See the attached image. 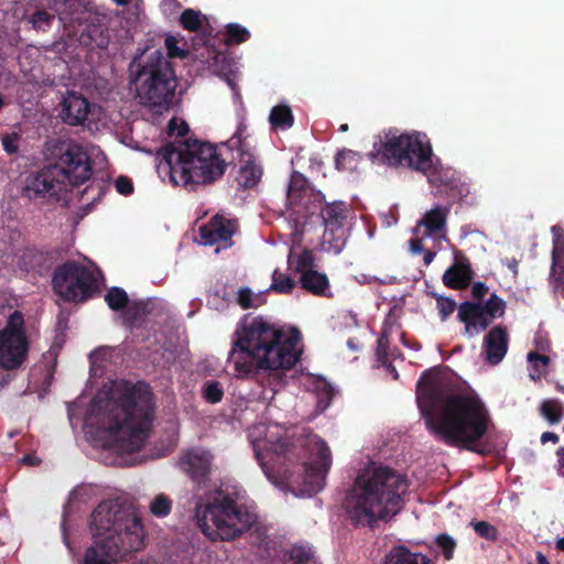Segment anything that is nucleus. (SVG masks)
Returning <instances> with one entry per match:
<instances>
[{
    "label": "nucleus",
    "mask_w": 564,
    "mask_h": 564,
    "mask_svg": "<svg viewBox=\"0 0 564 564\" xmlns=\"http://www.w3.org/2000/svg\"><path fill=\"white\" fill-rule=\"evenodd\" d=\"M416 402L427 431L448 446L478 452L476 445L491 423L489 411L474 391H454L438 367L422 372Z\"/></svg>",
    "instance_id": "f257e3e1"
},
{
    "label": "nucleus",
    "mask_w": 564,
    "mask_h": 564,
    "mask_svg": "<svg viewBox=\"0 0 564 564\" xmlns=\"http://www.w3.org/2000/svg\"><path fill=\"white\" fill-rule=\"evenodd\" d=\"M301 339V332L294 326L245 315L232 334L227 361L240 379L256 378L261 370H290L300 360Z\"/></svg>",
    "instance_id": "f03ea898"
},
{
    "label": "nucleus",
    "mask_w": 564,
    "mask_h": 564,
    "mask_svg": "<svg viewBox=\"0 0 564 564\" xmlns=\"http://www.w3.org/2000/svg\"><path fill=\"white\" fill-rule=\"evenodd\" d=\"M409 484L389 467H376L359 474L346 495L344 508L355 528H375L379 521L397 516L404 507Z\"/></svg>",
    "instance_id": "7ed1b4c3"
},
{
    "label": "nucleus",
    "mask_w": 564,
    "mask_h": 564,
    "mask_svg": "<svg viewBox=\"0 0 564 564\" xmlns=\"http://www.w3.org/2000/svg\"><path fill=\"white\" fill-rule=\"evenodd\" d=\"M89 527L94 544L86 550L84 564H112L143 547L144 528L133 506L104 500L94 509Z\"/></svg>",
    "instance_id": "20e7f679"
},
{
    "label": "nucleus",
    "mask_w": 564,
    "mask_h": 564,
    "mask_svg": "<svg viewBox=\"0 0 564 564\" xmlns=\"http://www.w3.org/2000/svg\"><path fill=\"white\" fill-rule=\"evenodd\" d=\"M254 457L269 479L273 478L271 464L282 458L290 463H302L304 491L315 495L324 488L325 477L332 465V454L326 442L313 433H303L299 437H280L253 442Z\"/></svg>",
    "instance_id": "39448f33"
},
{
    "label": "nucleus",
    "mask_w": 564,
    "mask_h": 564,
    "mask_svg": "<svg viewBox=\"0 0 564 564\" xmlns=\"http://www.w3.org/2000/svg\"><path fill=\"white\" fill-rule=\"evenodd\" d=\"M159 169L169 174L174 185L196 191L199 185L219 180L227 163L216 148L204 141L188 138L163 145L159 151Z\"/></svg>",
    "instance_id": "423d86ee"
},
{
    "label": "nucleus",
    "mask_w": 564,
    "mask_h": 564,
    "mask_svg": "<svg viewBox=\"0 0 564 564\" xmlns=\"http://www.w3.org/2000/svg\"><path fill=\"white\" fill-rule=\"evenodd\" d=\"M106 430L116 440L126 443L131 452L141 449L150 436L154 417V398L151 387L138 381L126 383L118 395L106 403Z\"/></svg>",
    "instance_id": "0eeeda50"
},
{
    "label": "nucleus",
    "mask_w": 564,
    "mask_h": 564,
    "mask_svg": "<svg viewBox=\"0 0 564 564\" xmlns=\"http://www.w3.org/2000/svg\"><path fill=\"white\" fill-rule=\"evenodd\" d=\"M197 525L212 541H230L248 530L258 521L252 506L243 501V495L237 489H218L206 503H198L195 510Z\"/></svg>",
    "instance_id": "6e6552de"
},
{
    "label": "nucleus",
    "mask_w": 564,
    "mask_h": 564,
    "mask_svg": "<svg viewBox=\"0 0 564 564\" xmlns=\"http://www.w3.org/2000/svg\"><path fill=\"white\" fill-rule=\"evenodd\" d=\"M432 145L425 133H400L388 131L373 144L371 156L390 166H408L419 172H427L432 167Z\"/></svg>",
    "instance_id": "1a4fd4ad"
},
{
    "label": "nucleus",
    "mask_w": 564,
    "mask_h": 564,
    "mask_svg": "<svg viewBox=\"0 0 564 564\" xmlns=\"http://www.w3.org/2000/svg\"><path fill=\"white\" fill-rule=\"evenodd\" d=\"M137 97L149 107H169L174 98V69L164 56L158 54L141 65L132 80Z\"/></svg>",
    "instance_id": "9d476101"
},
{
    "label": "nucleus",
    "mask_w": 564,
    "mask_h": 564,
    "mask_svg": "<svg viewBox=\"0 0 564 564\" xmlns=\"http://www.w3.org/2000/svg\"><path fill=\"white\" fill-rule=\"evenodd\" d=\"M489 288L477 281L471 285L473 300L458 304L457 319L464 325L463 335L473 338L485 332L495 319L505 315L507 303L497 293H491L487 300Z\"/></svg>",
    "instance_id": "9b49d317"
},
{
    "label": "nucleus",
    "mask_w": 564,
    "mask_h": 564,
    "mask_svg": "<svg viewBox=\"0 0 564 564\" xmlns=\"http://www.w3.org/2000/svg\"><path fill=\"white\" fill-rule=\"evenodd\" d=\"M52 285L55 294L68 303H85L99 293L96 273L75 260L55 268Z\"/></svg>",
    "instance_id": "f8f14e48"
},
{
    "label": "nucleus",
    "mask_w": 564,
    "mask_h": 564,
    "mask_svg": "<svg viewBox=\"0 0 564 564\" xmlns=\"http://www.w3.org/2000/svg\"><path fill=\"white\" fill-rule=\"evenodd\" d=\"M53 169L72 186L86 183L93 175V162L83 145L72 140H51L46 143Z\"/></svg>",
    "instance_id": "ddd939ff"
},
{
    "label": "nucleus",
    "mask_w": 564,
    "mask_h": 564,
    "mask_svg": "<svg viewBox=\"0 0 564 564\" xmlns=\"http://www.w3.org/2000/svg\"><path fill=\"white\" fill-rule=\"evenodd\" d=\"M322 199V193L314 191L303 174L297 171L291 174L286 206L293 217L296 231H303L306 221L317 214Z\"/></svg>",
    "instance_id": "4468645a"
},
{
    "label": "nucleus",
    "mask_w": 564,
    "mask_h": 564,
    "mask_svg": "<svg viewBox=\"0 0 564 564\" xmlns=\"http://www.w3.org/2000/svg\"><path fill=\"white\" fill-rule=\"evenodd\" d=\"M29 343L24 319L20 312L10 315L8 325L0 330V367L7 370L19 368L26 359Z\"/></svg>",
    "instance_id": "2eb2a0df"
},
{
    "label": "nucleus",
    "mask_w": 564,
    "mask_h": 564,
    "mask_svg": "<svg viewBox=\"0 0 564 564\" xmlns=\"http://www.w3.org/2000/svg\"><path fill=\"white\" fill-rule=\"evenodd\" d=\"M325 225L324 241L329 243V250L339 253L346 245L344 223L347 218V207L343 202L321 205L317 214Z\"/></svg>",
    "instance_id": "dca6fc26"
},
{
    "label": "nucleus",
    "mask_w": 564,
    "mask_h": 564,
    "mask_svg": "<svg viewBox=\"0 0 564 564\" xmlns=\"http://www.w3.org/2000/svg\"><path fill=\"white\" fill-rule=\"evenodd\" d=\"M212 455L202 448H192L182 454L178 460L181 470L197 485L206 487L212 471Z\"/></svg>",
    "instance_id": "f3484780"
},
{
    "label": "nucleus",
    "mask_w": 564,
    "mask_h": 564,
    "mask_svg": "<svg viewBox=\"0 0 564 564\" xmlns=\"http://www.w3.org/2000/svg\"><path fill=\"white\" fill-rule=\"evenodd\" d=\"M64 185V180L50 164L28 180L25 192L30 198L46 196L57 198Z\"/></svg>",
    "instance_id": "a211bd4d"
},
{
    "label": "nucleus",
    "mask_w": 564,
    "mask_h": 564,
    "mask_svg": "<svg viewBox=\"0 0 564 564\" xmlns=\"http://www.w3.org/2000/svg\"><path fill=\"white\" fill-rule=\"evenodd\" d=\"M236 230L234 220L221 215L214 216L199 228V242L205 246L221 245L223 248L232 246V236Z\"/></svg>",
    "instance_id": "6ab92c4d"
},
{
    "label": "nucleus",
    "mask_w": 564,
    "mask_h": 564,
    "mask_svg": "<svg viewBox=\"0 0 564 564\" xmlns=\"http://www.w3.org/2000/svg\"><path fill=\"white\" fill-rule=\"evenodd\" d=\"M509 347V334L505 326L491 327L482 339V354L488 365L496 366L502 361Z\"/></svg>",
    "instance_id": "aec40b11"
},
{
    "label": "nucleus",
    "mask_w": 564,
    "mask_h": 564,
    "mask_svg": "<svg viewBox=\"0 0 564 564\" xmlns=\"http://www.w3.org/2000/svg\"><path fill=\"white\" fill-rule=\"evenodd\" d=\"M475 272L471 269L469 259L464 254H455L454 264L443 274V283L453 290H464L469 286Z\"/></svg>",
    "instance_id": "412c9836"
},
{
    "label": "nucleus",
    "mask_w": 564,
    "mask_h": 564,
    "mask_svg": "<svg viewBox=\"0 0 564 564\" xmlns=\"http://www.w3.org/2000/svg\"><path fill=\"white\" fill-rule=\"evenodd\" d=\"M89 110V101L82 95L72 91L63 100L61 118L69 126H79L87 119Z\"/></svg>",
    "instance_id": "4be33fe9"
},
{
    "label": "nucleus",
    "mask_w": 564,
    "mask_h": 564,
    "mask_svg": "<svg viewBox=\"0 0 564 564\" xmlns=\"http://www.w3.org/2000/svg\"><path fill=\"white\" fill-rule=\"evenodd\" d=\"M449 213V205H435L430 210H426L422 218L417 220L415 231L423 227L424 237H433L443 234L446 229Z\"/></svg>",
    "instance_id": "5701e85b"
},
{
    "label": "nucleus",
    "mask_w": 564,
    "mask_h": 564,
    "mask_svg": "<svg viewBox=\"0 0 564 564\" xmlns=\"http://www.w3.org/2000/svg\"><path fill=\"white\" fill-rule=\"evenodd\" d=\"M262 175L263 169L256 158L250 153L243 154L238 176L239 185L245 189L253 188L259 184Z\"/></svg>",
    "instance_id": "b1692460"
},
{
    "label": "nucleus",
    "mask_w": 564,
    "mask_h": 564,
    "mask_svg": "<svg viewBox=\"0 0 564 564\" xmlns=\"http://www.w3.org/2000/svg\"><path fill=\"white\" fill-rule=\"evenodd\" d=\"M78 42L90 50L107 48L109 44L108 29L101 24H87L79 34Z\"/></svg>",
    "instance_id": "393cba45"
},
{
    "label": "nucleus",
    "mask_w": 564,
    "mask_h": 564,
    "mask_svg": "<svg viewBox=\"0 0 564 564\" xmlns=\"http://www.w3.org/2000/svg\"><path fill=\"white\" fill-rule=\"evenodd\" d=\"M21 261L26 271H33L41 275L47 273L53 267V258L51 253L36 249L26 250L23 253Z\"/></svg>",
    "instance_id": "a878e982"
},
{
    "label": "nucleus",
    "mask_w": 564,
    "mask_h": 564,
    "mask_svg": "<svg viewBox=\"0 0 564 564\" xmlns=\"http://www.w3.org/2000/svg\"><path fill=\"white\" fill-rule=\"evenodd\" d=\"M384 564H435L427 555L413 552L404 545L393 547L386 556Z\"/></svg>",
    "instance_id": "bb28decb"
},
{
    "label": "nucleus",
    "mask_w": 564,
    "mask_h": 564,
    "mask_svg": "<svg viewBox=\"0 0 564 564\" xmlns=\"http://www.w3.org/2000/svg\"><path fill=\"white\" fill-rule=\"evenodd\" d=\"M301 288L316 296L330 297L329 280L325 273L316 270L305 272L300 276Z\"/></svg>",
    "instance_id": "cd10ccee"
},
{
    "label": "nucleus",
    "mask_w": 564,
    "mask_h": 564,
    "mask_svg": "<svg viewBox=\"0 0 564 564\" xmlns=\"http://www.w3.org/2000/svg\"><path fill=\"white\" fill-rule=\"evenodd\" d=\"M289 267H293L295 273L302 276L305 272L314 271L315 257L312 250L305 248L299 254L290 252L288 257Z\"/></svg>",
    "instance_id": "c85d7f7f"
},
{
    "label": "nucleus",
    "mask_w": 564,
    "mask_h": 564,
    "mask_svg": "<svg viewBox=\"0 0 564 564\" xmlns=\"http://www.w3.org/2000/svg\"><path fill=\"white\" fill-rule=\"evenodd\" d=\"M551 231L553 236L551 271H556L564 267V229L560 225H554Z\"/></svg>",
    "instance_id": "c756f323"
},
{
    "label": "nucleus",
    "mask_w": 564,
    "mask_h": 564,
    "mask_svg": "<svg viewBox=\"0 0 564 564\" xmlns=\"http://www.w3.org/2000/svg\"><path fill=\"white\" fill-rule=\"evenodd\" d=\"M528 362L529 377L531 380L539 381L547 373V368L550 365V358L547 356L536 351H530L528 354Z\"/></svg>",
    "instance_id": "7c9ffc66"
},
{
    "label": "nucleus",
    "mask_w": 564,
    "mask_h": 564,
    "mask_svg": "<svg viewBox=\"0 0 564 564\" xmlns=\"http://www.w3.org/2000/svg\"><path fill=\"white\" fill-rule=\"evenodd\" d=\"M270 123L275 129H289L294 123V117L291 108L286 105H278L271 109Z\"/></svg>",
    "instance_id": "2f4dec72"
},
{
    "label": "nucleus",
    "mask_w": 564,
    "mask_h": 564,
    "mask_svg": "<svg viewBox=\"0 0 564 564\" xmlns=\"http://www.w3.org/2000/svg\"><path fill=\"white\" fill-rule=\"evenodd\" d=\"M564 413V405L558 399H546L540 405V414L554 425L561 422Z\"/></svg>",
    "instance_id": "473e14b6"
},
{
    "label": "nucleus",
    "mask_w": 564,
    "mask_h": 564,
    "mask_svg": "<svg viewBox=\"0 0 564 564\" xmlns=\"http://www.w3.org/2000/svg\"><path fill=\"white\" fill-rule=\"evenodd\" d=\"M204 22L207 23L206 17L200 11L191 8L185 9L180 15L181 26L189 32H198L203 28Z\"/></svg>",
    "instance_id": "72a5a7b5"
},
{
    "label": "nucleus",
    "mask_w": 564,
    "mask_h": 564,
    "mask_svg": "<svg viewBox=\"0 0 564 564\" xmlns=\"http://www.w3.org/2000/svg\"><path fill=\"white\" fill-rule=\"evenodd\" d=\"M360 161L358 152L350 149L339 150L335 156V166L338 171L352 172Z\"/></svg>",
    "instance_id": "f704fd0d"
},
{
    "label": "nucleus",
    "mask_w": 564,
    "mask_h": 564,
    "mask_svg": "<svg viewBox=\"0 0 564 564\" xmlns=\"http://www.w3.org/2000/svg\"><path fill=\"white\" fill-rule=\"evenodd\" d=\"M250 39V32L238 23H229L226 25L225 43L227 45H239Z\"/></svg>",
    "instance_id": "c9c22d12"
},
{
    "label": "nucleus",
    "mask_w": 564,
    "mask_h": 564,
    "mask_svg": "<svg viewBox=\"0 0 564 564\" xmlns=\"http://www.w3.org/2000/svg\"><path fill=\"white\" fill-rule=\"evenodd\" d=\"M295 288V281L286 273L274 270L270 290L280 294H290Z\"/></svg>",
    "instance_id": "e433bc0d"
},
{
    "label": "nucleus",
    "mask_w": 564,
    "mask_h": 564,
    "mask_svg": "<svg viewBox=\"0 0 564 564\" xmlns=\"http://www.w3.org/2000/svg\"><path fill=\"white\" fill-rule=\"evenodd\" d=\"M105 301L112 311H121L128 305L129 297L123 289L112 286L106 293Z\"/></svg>",
    "instance_id": "4c0bfd02"
},
{
    "label": "nucleus",
    "mask_w": 564,
    "mask_h": 564,
    "mask_svg": "<svg viewBox=\"0 0 564 564\" xmlns=\"http://www.w3.org/2000/svg\"><path fill=\"white\" fill-rule=\"evenodd\" d=\"M203 398L212 404L219 403L224 397V389L219 381L208 380L203 386Z\"/></svg>",
    "instance_id": "58836bf2"
},
{
    "label": "nucleus",
    "mask_w": 564,
    "mask_h": 564,
    "mask_svg": "<svg viewBox=\"0 0 564 564\" xmlns=\"http://www.w3.org/2000/svg\"><path fill=\"white\" fill-rule=\"evenodd\" d=\"M470 527H473L475 533L487 540V541H490V542H496L498 540V536H499V532H498V529L490 524L489 522L487 521H476V520H473L470 521L469 523Z\"/></svg>",
    "instance_id": "ea45409f"
},
{
    "label": "nucleus",
    "mask_w": 564,
    "mask_h": 564,
    "mask_svg": "<svg viewBox=\"0 0 564 564\" xmlns=\"http://www.w3.org/2000/svg\"><path fill=\"white\" fill-rule=\"evenodd\" d=\"M432 296L436 300V306L441 321H446L456 308L458 310V305L452 297L438 295L435 293H433Z\"/></svg>",
    "instance_id": "a19ab883"
},
{
    "label": "nucleus",
    "mask_w": 564,
    "mask_h": 564,
    "mask_svg": "<svg viewBox=\"0 0 564 564\" xmlns=\"http://www.w3.org/2000/svg\"><path fill=\"white\" fill-rule=\"evenodd\" d=\"M289 560L293 564H308L313 560V552L310 547L303 545H293L288 551Z\"/></svg>",
    "instance_id": "79ce46f5"
},
{
    "label": "nucleus",
    "mask_w": 564,
    "mask_h": 564,
    "mask_svg": "<svg viewBox=\"0 0 564 564\" xmlns=\"http://www.w3.org/2000/svg\"><path fill=\"white\" fill-rule=\"evenodd\" d=\"M237 303L241 308L248 310L258 307L261 304V299L260 295H254L251 289L241 288L237 294Z\"/></svg>",
    "instance_id": "37998d69"
},
{
    "label": "nucleus",
    "mask_w": 564,
    "mask_h": 564,
    "mask_svg": "<svg viewBox=\"0 0 564 564\" xmlns=\"http://www.w3.org/2000/svg\"><path fill=\"white\" fill-rule=\"evenodd\" d=\"M171 509L172 500L165 495L156 496L150 505L151 513L159 518L167 516Z\"/></svg>",
    "instance_id": "c03bdc74"
},
{
    "label": "nucleus",
    "mask_w": 564,
    "mask_h": 564,
    "mask_svg": "<svg viewBox=\"0 0 564 564\" xmlns=\"http://www.w3.org/2000/svg\"><path fill=\"white\" fill-rule=\"evenodd\" d=\"M436 545L442 550L443 556L446 560H452L455 549L456 541L447 533H441L435 538Z\"/></svg>",
    "instance_id": "a18cd8bd"
},
{
    "label": "nucleus",
    "mask_w": 564,
    "mask_h": 564,
    "mask_svg": "<svg viewBox=\"0 0 564 564\" xmlns=\"http://www.w3.org/2000/svg\"><path fill=\"white\" fill-rule=\"evenodd\" d=\"M20 142H21V134L15 131L10 132V133H4L1 137V143H2L3 150L9 155L18 154L19 149H20Z\"/></svg>",
    "instance_id": "49530a36"
},
{
    "label": "nucleus",
    "mask_w": 564,
    "mask_h": 564,
    "mask_svg": "<svg viewBox=\"0 0 564 564\" xmlns=\"http://www.w3.org/2000/svg\"><path fill=\"white\" fill-rule=\"evenodd\" d=\"M54 20V15L45 10H36L31 17V23L36 30L45 31L50 28Z\"/></svg>",
    "instance_id": "de8ad7c7"
},
{
    "label": "nucleus",
    "mask_w": 564,
    "mask_h": 564,
    "mask_svg": "<svg viewBox=\"0 0 564 564\" xmlns=\"http://www.w3.org/2000/svg\"><path fill=\"white\" fill-rule=\"evenodd\" d=\"M389 338L386 333H382L377 339L376 356L380 365H388L389 356Z\"/></svg>",
    "instance_id": "09e8293b"
},
{
    "label": "nucleus",
    "mask_w": 564,
    "mask_h": 564,
    "mask_svg": "<svg viewBox=\"0 0 564 564\" xmlns=\"http://www.w3.org/2000/svg\"><path fill=\"white\" fill-rule=\"evenodd\" d=\"M177 43H178L177 39L175 36H173V35H167L165 37V47L167 50L169 57H172V58H175V57L185 58V57H187L188 51L180 48L177 46Z\"/></svg>",
    "instance_id": "8fccbe9b"
},
{
    "label": "nucleus",
    "mask_w": 564,
    "mask_h": 564,
    "mask_svg": "<svg viewBox=\"0 0 564 564\" xmlns=\"http://www.w3.org/2000/svg\"><path fill=\"white\" fill-rule=\"evenodd\" d=\"M115 187L122 195H130L133 192V183L127 176H119L115 182Z\"/></svg>",
    "instance_id": "3c124183"
},
{
    "label": "nucleus",
    "mask_w": 564,
    "mask_h": 564,
    "mask_svg": "<svg viewBox=\"0 0 564 564\" xmlns=\"http://www.w3.org/2000/svg\"><path fill=\"white\" fill-rule=\"evenodd\" d=\"M176 132L177 137L183 138L182 140H185L186 134L188 132V126L185 122L177 123L176 119L173 118L169 122V133L173 134Z\"/></svg>",
    "instance_id": "603ef678"
},
{
    "label": "nucleus",
    "mask_w": 564,
    "mask_h": 564,
    "mask_svg": "<svg viewBox=\"0 0 564 564\" xmlns=\"http://www.w3.org/2000/svg\"><path fill=\"white\" fill-rule=\"evenodd\" d=\"M551 276L556 282L557 288L561 291V294L564 297V265L558 268L556 271H551Z\"/></svg>",
    "instance_id": "864d4df0"
},
{
    "label": "nucleus",
    "mask_w": 564,
    "mask_h": 564,
    "mask_svg": "<svg viewBox=\"0 0 564 564\" xmlns=\"http://www.w3.org/2000/svg\"><path fill=\"white\" fill-rule=\"evenodd\" d=\"M410 248L413 253H421L424 251L423 241L421 238H413L410 240Z\"/></svg>",
    "instance_id": "5fc2aeb1"
},
{
    "label": "nucleus",
    "mask_w": 564,
    "mask_h": 564,
    "mask_svg": "<svg viewBox=\"0 0 564 564\" xmlns=\"http://www.w3.org/2000/svg\"><path fill=\"white\" fill-rule=\"evenodd\" d=\"M22 463L29 466H37L40 465L41 459L35 455L28 454L22 457Z\"/></svg>",
    "instance_id": "6e6d98bb"
},
{
    "label": "nucleus",
    "mask_w": 564,
    "mask_h": 564,
    "mask_svg": "<svg viewBox=\"0 0 564 564\" xmlns=\"http://www.w3.org/2000/svg\"><path fill=\"white\" fill-rule=\"evenodd\" d=\"M541 442L545 444L546 442H552L556 444L558 442V435L553 432H544L541 435Z\"/></svg>",
    "instance_id": "4d7b16f0"
},
{
    "label": "nucleus",
    "mask_w": 564,
    "mask_h": 564,
    "mask_svg": "<svg viewBox=\"0 0 564 564\" xmlns=\"http://www.w3.org/2000/svg\"><path fill=\"white\" fill-rule=\"evenodd\" d=\"M381 366L384 367L389 371V373L392 375L394 380L399 379V372L397 371L395 367L392 365L391 359L388 360V365H381Z\"/></svg>",
    "instance_id": "13d9d810"
},
{
    "label": "nucleus",
    "mask_w": 564,
    "mask_h": 564,
    "mask_svg": "<svg viewBox=\"0 0 564 564\" xmlns=\"http://www.w3.org/2000/svg\"><path fill=\"white\" fill-rule=\"evenodd\" d=\"M436 253L432 250H424L423 261L425 265H429L434 260Z\"/></svg>",
    "instance_id": "bf43d9fd"
},
{
    "label": "nucleus",
    "mask_w": 564,
    "mask_h": 564,
    "mask_svg": "<svg viewBox=\"0 0 564 564\" xmlns=\"http://www.w3.org/2000/svg\"><path fill=\"white\" fill-rule=\"evenodd\" d=\"M556 454L560 457V473L564 475V447H558Z\"/></svg>",
    "instance_id": "052dcab7"
},
{
    "label": "nucleus",
    "mask_w": 564,
    "mask_h": 564,
    "mask_svg": "<svg viewBox=\"0 0 564 564\" xmlns=\"http://www.w3.org/2000/svg\"><path fill=\"white\" fill-rule=\"evenodd\" d=\"M555 547L556 550L564 552V536L556 540Z\"/></svg>",
    "instance_id": "680f3d73"
},
{
    "label": "nucleus",
    "mask_w": 564,
    "mask_h": 564,
    "mask_svg": "<svg viewBox=\"0 0 564 564\" xmlns=\"http://www.w3.org/2000/svg\"><path fill=\"white\" fill-rule=\"evenodd\" d=\"M324 388H325V394L328 399H332L333 397V388L327 384L326 382H324Z\"/></svg>",
    "instance_id": "e2e57ef3"
},
{
    "label": "nucleus",
    "mask_w": 564,
    "mask_h": 564,
    "mask_svg": "<svg viewBox=\"0 0 564 564\" xmlns=\"http://www.w3.org/2000/svg\"><path fill=\"white\" fill-rule=\"evenodd\" d=\"M508 267L516 274L517 273V268H518V261L516 259H512V261L508 264Z\"/></svg>",
    "instance_id": "0e129e2a"
},
{
    "label": "nucleus",
    "mask_w": 564,
    "mask_h": 564,
    "mask_svg": "<svg viewBox=\"0 0 564 564\" xmlns=\"http://www.w3.org/2000/svg\"><path fill=\"white\" fill-rule=\"evenodd\" d=\"M6 100H4V97L0 94V111L2 110V108L6 106Z\"/></svg>",
    "instance_id": "69168bd1"
},
{
    "label": "nucleus",
    "mask_w": 564,
    "mask_h": 564,
    "mask_svg": "<svg viewBox=\"0 0 564 564\" xmlns=\"http://www.w3.org/2000/svg\"><path fill=\"white\" fill-rule=\"evenodd\" d=\"M338 130L340 132H346L348 130V124L347 123L341 124Z\"/></svg>",
    "instance_id": "338daca9"
},
{
    "label": "nucleus",
    "mask_w": 564,
    "mask_h": 564,
    "mask_svg": "<svg viewBox=\"0 0 564 564\" xmlns=\"http://www.w3.org/2000/svg\"><path fill=\"white\" fill-rule=\"evenodd\" d=\"M556 390L564 393V386H561L560 383L556 384Z\"/></svg>",
    "instance_id": "774afa93"
}]
</instances>
